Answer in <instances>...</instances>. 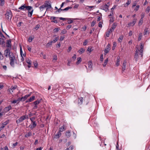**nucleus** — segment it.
Returning <instances> with one entry per match:
<instances>
[{"label": "nucleus", "instance_id": "nucleus-1", "mask_svg": "<svg viewBox=\"0 0 150 150\" xmlns=\"http://www.w3.org/2000/svg\"><path fill=\"white\" fill-rule=\"evenodd\" d=\"M5 16L7 19L11 20L12 17V14L11 11L10 10H7Z\"/></svg>", "mask_w": 150, "mask_h": 150}, {"label": "nucleus", "instance_id": "nucleus-2", "mask_svg": "<svg viewBox=\"0 0 150 150\" xmlns=\"http://www.w3.org/2000/svg\"><path fill=\"white\" fill-rule=\"evenodd\" d=\"M139 50L138 48H137L136 51L135 52V54L134 56V58L135 59V60L137 61L138 59V58L139 57H140V55H139L140 52H139Z\"/></svg>", "mask_w": 150, "mask_h": 150}, {"label": "nucleus", "instance_id": "nucleus-3", "mask_svg": "<svg viewBox=\"0 0 150 150\" xmlns=\"http://www.w3.org/2000/svg\"><path fill=\"white\" fill-rule=\"evenodd\" d=\"M4 54L6 57H8L9 58L12 57V55H13V54H11L10 50L8 49L5 51Z\"/></svg>", "mask_w": 150, "mask_h": 150}, {"label": "nucleus", "instance_id": "nucleus-4", "mask_svg": "<svg viewBox=\"0 0 150 150\" xmlns=\"http://www.w3.org/2000/svg\"><path fill=\"white\" fill-rule=\"evenodd\" d=\"M45 7H46V10L49 9H50L52 7L51 6V2L50 1H46L45 2Z\"/></svg>", "mask_w": 150, "mask_h": 150}, {"label": "nucleus", "instance_id": "nucleus-5", "mask_svg": "<svg viewBox=\"0 0 150 150\" xmlns=\"http://www.w3.org/2000/svg\"><path fill=\"white\" fill-rule=\"evenodd\" d=\"M143 47L144 45L142 44L141 43L140 44V49L139 50V52H140L139 55H140V57L141 58L142 57V56L143 55Z\"/></svg>", "mask_w": 150, "mask_h": 150}, {"label": "nucleus", "instance_id": "nucleus-6", "mask_svg": "<svg viewBox=\"0 0 150 150\" xmlns=\"http://www.w3.org/2000/svg\"><path fill=\"white\" fill-rule=\"evenodd\" d=\"M88 69L87 70V72L88 71H91L92 69V63L91 61H89L88 62Z\"/></svg>", "mask_w": 150, "mask_h": 150}, {"label": "nucleus", "instance_id": "nucleus-7", "mask_svg": "<svg viewBox=\"0 0 150 150\" xmlns=\"http://www.w3.org/2000/svg\"><path fill=\"white\" fill-rule=\"evenodd\" d=\"M15 57L13 55H12V57L9 58L10 60V64L11 66L13 67L14 65V60L15 59Z\"/></svg>", "mask_w": 150, "mask_h": 150}, {"label": "nucleus", "instance_id": "nucleus-8", "mask_svg": "<svg viewBox=\"0 0 150 150\" xmlns=\"http://www.w3.org/2000/svg\"><path fill=\"white\" fill-rule=\"evenodd\" d=\"M137 19H134L133 20V21L132 22H130L128 24V26L127 27H129L130 26H133L136 23Z\"/></svg>", "mask_w": 150, "mask_h": 150}, {"label": "nucleus", "instance_id": "nucleus-9", "mask_svg": "<svg viewBox=\"0 0 150 150\" xmlns=\"http://www.w3.org/2000/svg\"><path fill=\"white\" fill-rule=\"evenodd\" d=\"M108 6L107 5L105 4L102 6L101 7V9L105 11H107L108 10Z\"/></svg>", "mask_w": 150, "mask_h": 150}, {"label": "nucleus", "instance_id": "nucleus-10", "mask_svg": "<svg viewBox=\"0 0 150 150\" xmlns=\"http://www.w3.org/2000/svg\"><path fill=\"white\" fill-rule=\"evenodd\" d=\"M16 86H12L10 88H9L8 90V92L10 93H11L13 91L16 89Z\"/></svg>", "mask_w": 150, "mask_h": 150}, {"label": "nucleus", "instance_id": "nucleus-11", "mask_svg": "<svg viewBox=\"0 0 150 150\" xmlns=\"http://www.w3.org/2000/svg\"><path fill=\"white\" fill-rule=\"evenodd\" d=\"M11 105H9L8 106L5 108L4 110V112L5 113L8 112L11 109Z\"/></svg>", "mask_w": 150, "mask_h": 150}, {"label": "nucleus", "instance_id": "nucleus-12", "mask_svg": "<svg viewBox=\"0 0 150 150\" xmlns=\"http://www.w3.org/2000/svg\"><path fill=\"white\" fill-rule=\"evenodd\" d=\"M36 126L35 121L32 122L31 124L29 126V127L31 129L34 128Z\"/></svg>", "mask_w": 150, "mask_h": 150}, {"label": "nucleus", "instance_id": "nucleus-13", "mask_svg": "<svg viewBox=\"0 0 150 150\" xmlns=\"http://www.w3.org/2000/svg\"><path fill=\"white\" fill-rule=\"evenodd\" d=\"M30 96V94L26 95L25 96L22 97L20 99L19 98V101H23L26 99L28 97H29Z\"/></svg>", "mask_w": 150, "mask_h": 150}, {"label": "nucleus", "instance_id": "nucleus-14", "mask_svg": "<svg viewBox=\"0 0 150 150\" xmlns=\"http://www.w3.org/2000/svg\"><path fill=\"white\" fill-rule=\"evenodd\" d=\"M127 63V62L125 60L123 62V63L122 65V72H123L125 70L126 67V64Z\"/></svg>", "mask_w": 150, "mask_h": 150}, {"label": "nucleus", "instance_id": "nucleus-15", "mask_svg": "<svg viewBox=\"0 0 150 150\" xmlns=\"http://www.w3.org/2000/svg\"><path fill=\"white\" fill-rule=\"evenodd\" d=\"M117 24L116 23H113V24L112 26V27L110 28V29H109L110 30V31L112 32L114 31L115 29V28L117 26Z\"/></svg>", "mask_w": 150, "mask_h": 150}, {"label": "nucleus", "instance_id": "nucleus-16", "mask_svg": "<svg viewBox=\"0 0 150 150\" xmlns=\"http://www.w3.org/2000/svg\"><path fill=\"white\" fill-rule=\"evenodd\" d=\"M61 135V132L59 130L57 133L55 135L54 138L56 139H58Z\"/></svg>", "mask_w": 150, "mask_h": 150}, {"label": "nucleus", "instance_id": "nucleus-17", "mask_svg": "<svg viewBox=\"0 0 150 150\" xmlns=\"http://www.w3.org/2000/svg\"><path fill=\"white\" fill-rule=\"evenodd\" d=\"M84 101L86 103V105H87L89 102V98L88 97H85L83 99Z\"/></svg>", "mask_w": 150, "mask_h": 150}, {"label": "nucleus", "instance_id": "nucleus-18", "mask_svg": "<svg viewBox=\"0 0 150 150\" xmlns=\"http://www.w3.org/2000/svg\"><path fill=\"white\" fill-rule=\"evenodd\" d=\"M27 118H28L27 116L26 115H24L21 117L19 118V122L23 121Z\"/></svg>", "mask_w": 150, "mask_h": 150}, {"label": "nucleus", "instance_id": "nucleus-19", "mask_svg": "<svg viewBox=\"0 0 150 150\" xmlns=\"http://www.w3.org/2000/svg\"><path fill=\"white\" fill-rule=\"evenodd\" d=\"M6 46L8 47L11 48V41L10 40H7L6 42Z\"/></svg>", "mask_w": 150, "mask_h": 150}, {"label": "nucleus", "instance_id": "nucleus-20", "mask_svg": "<svg viewBox=\"0 0 150 150\" xmlns=\"http://www.w3.org/2000/svg\"><path fill=\"white\" fill-rule=\"evenodd\" d=\"M35 96H33L31 97H30L29 99L26 100V103L31 102L33 100L35 99Z\"/></svg>", "mask_w": 150, "mask_h": 150}, {"label": "nucleus", "instance_id": "nucleus-21", "mask_svg": "<svg viewBox=\"0 0 150 150\" xmlns=\"http://www.w3.org/2000/svg\"><path fill=\"white\" fill-rule=\"evenodd\" d=\"M20 53L21 57H22V56L24 57H25L26 56L25 52H24V53H23L22 48L21 46H20Z\"/></svg>", "mask_w": 150, "mask_h": 150}, {"label": "nucleus", "instance_id": "nucleus-22", "mask_svg": "<svg viewBox=\"0 0 150 150\" xmlns=\"http://www.w3.org/2000/svg\"><path fill=\"white\" fill-rule=\"evenodd\" d=\"M26 62L28 64V67L29 68H30L31 67V61L29 59H26Z\"/></svg>", "mask_w": 150, "mask_h": 150}, {"label": "nucleus", "instance_id": "nucleus-23", "mask_svg": "<svg viewBox=\"0 0 150 150\" xmlns=\"http://www.w3.org/2000/svg\"><path fill=\"white\" fill-rule=\"evenodd\" d=\"M120 58L119 57H117V60L115 64L117 66H118L120 64Z\"/></svg>", "mask_w": 150, "mask_h": 150}, {"label": "nucleus", "instance_id": "nucleus-24", "mask_svg": "<svg viewBox=\"0 0 150 150\" xmlns=\"http://www.w3.org/2000/svg\"><path fill=\"white\" fill-rule=\"evenodd\" d=\"M56 17L54 16L51 17L50 18V20H52V22H53L55 23H57V20L55 19Z\"/></svg>", "mask_w": 150, "mask_h": 150}, {"label": "nucleus", "instance_id": "nucleus-25", "mask_svg": "<svg viewBox=\"0 0 150 150\" xmlns=\"http://www.w3.org/2000/svg\"><path fill=\"white\" fill-rule=\"evenodd\" d=\"M74 19L72 18H67V23L68 24L71 23H73V20H74Z\"/></svg>", "mask_w": 150, "mask_h": 150}, {"label": "nucleus", "instance_id": "nucleus-26", "mask_svg": "<svg viewBox=\"0 0 150 150\" xmlns=\"http://www.w3.org/2000/svg\"><path fill=\"white\" fill-rule=\"evenodd\" d=\"M85 51V50L83 48H81L78 51L79 53L81 54L83 53Z\"/></svg>", "mask_w": 150, "mask_h": 150}, {"label": "nucleus", "instance_id": "nucleus-27", "mask_svg": "<svg viewBox=\"0 0 150 150\" xmlns=\"http://www.w3.org/2000/svg\"><path fill=\"white\" fill-rule=\"evenodd\" d=\"M110 48L109 47H106L105 49V50H104V55H106V54L109 52V51H110Z\"/></svg>", "mask_w": 150, "mask_h": 150}, {"label": "nucleus", "instance_id": "nucleus-28", "mask_svg": "<svg viewBox=\"0 0 150 150\" xmlns=\"http://www.w3.org/2000/svg\"><path fill=\"white\" fill-rule=\"evenodd\" d=\"M66 136V137H70L71 134V132L70 131H67L65 133Z\"/></svg>", "mask_w": 150, "mask_h": 150}, {"label": "nucleus", "instance_id": "nucleus-29", "mask_svg": "<svg viewBox=\"0 0 150 150\" xmlns=\"http://www.w3.org/2000/svg\"><path fill=\"white\" fill-rule=\"evenodd\" d=\"M27 6L25 5V4H24L23 5L21 6V7H19V9L21 10H26V8L27 7Z\"/></svg>", "mask_w": 150, "mask_h": 150}, {"label": "nucleus", "instance_id": "nucleus-30", "mask_svg": "<svg viewBox=\"0 0 150 150\" xmlns=\"http://www.w3.org/2000/svg\"><path fill=\"white\" fill-rule=\"evenodd\" d=\"M108 62V58H107L106 59L104 60V63L103 64V66L104 67H105L107 64Z\"/></svg>", "mask_w": 150, "mask_h": 150}, {"label": "nucleus", "instance_id": "nucleus-31", "mask_svg": "<svg viewBox=\"0 0 150 150\" xmlns=\"http://www.w3.org/2000/svg\"><path fill=\"white\" fill-rule=\"evenodd\" d=\"M83 100V98L81 97L79 98V100H78V104L79 105L82 104Z\"/></svg>", "mask_w": 150, "mask_h": 150}, {"label": "nucleus", "instance_id": "nucleus-32", "mask_svg": "<svg viewBox=\"0 0 150 150\" xmlns=\"http://www.w3.org/2000/svg\"><path fill=\"white\" fill-rule=\"evenodd\" d=\"M32 135V133L31 132H29L25 134V137L28 138L30 137Z\"/></svg>", "mask_w": 150, "mask_h": 150}, {"label": "nucleus", "instance_id": "nucleus-33", "mask_svg": "<svg viewBox=\"0 0 150 150\" xmlns=\"http://www.w3.org/2000/svg\"><path fill=\"white\" fill-rule=\"evenodd\" d=\"M65 126L64 125L63 126L61 127L59 129V131H60L61 132H62L65 129Z\"/></svg>", "mask_w": 150, "mask_h": 150}, {"label": "nucleus", "instance_id": "nucleus-34", "mask_svg": "<svg viewBox=\"0 0 150 150\" xmlns=\"http://www.w3.org/2000/svg\"><path fill=\"white\" fill-rule=\"evenodd\" d=\"M131 2V0H128L127 2L125 4L124 6L125 7H127L128 6V5H129Z\"/></svg>", "mask_w": 150, "mask_h": 150}, {"label": "nucleus", "instance_id": "nucleus-35", "mask_svg": "<svg viewBox=\"0 0 150 150\" xmlns=\"http://www.w3.org/2000/svg\"><path fill=\"white\" fill-rule=\"evenodd\" d=\"M0 37L1 38H0V40H5L6 39V38L4 36V35L1 33H0Z\"/></svg>", "mask_w": 150, "mask_h": 150}, {"label": "nucleus", "instance_id": "nucleus-36", "mask_svg": "<svg viewBox=\"0 0 150 150\" xmlns=\"http://www.w3.org/2000/svg\"><path fill=\"white\" fill-rule=\"evenodd\" d=\"M0 40V44L3 46H4L5 45V42L4 40Z\"/></svg>", "mask_w": 150, "mask_h": 150}, {"label": "nucleus", "instance_id": "nucleus-37", "mask_svg": "<svg viewBox=\"0 0 150 150\" xmlns=\"http://www.w3.org/2000/svg\"><path fill=\"white\" fill-rule=\"evenodd\" d=\"M112 32V31H110V30L109 29L106 33V36L107 37H109L110 35V33Z\"/></svg>", "mask_w": 150, "mask_h": 150}, {"label": "nucleus", "instance_id": "nucleus-38", "mask_svg": "<svg viewBox=\"0 0 150 150\" xmlns=\"http://www.w3.org/2000/svg\"><path fill=\"white\" fill-rule=\"evenodd\" d=\"M142 36V33H139V35L138 38V41H139L141 40Z\"/></svg>", "mask_w": 150, "mask_h": 150}, {"label": "nucleus", "instance_id": "nucleus-39", "mask_svg": "<svg viewBox=\"0 0 150 150\" xmlns=\"http://www.w3.org/2000/svg\"><path fill=\"white\" fill-rule=\"evenodd\" d=\"M123 35L120 36V37L118 39V41L119 42H121L122 41V40L123 39Z\"/></svg>", "mask_w": 150, "mask_h": 150}, {"label": "nucleus", "instance_id": "nucleus-40", "mask_svg": "<svg viewBox=\"0 0 150 150\" xmlns=\"http://www.w3.org/2000/svg\"><path fill=\"white\" fill-rule=\"evenodd\" d=\"M81 61V57H79L77 58V61L76 63V64L77 65L79 64Z\"/></svg>", "mask_w": 150, "mask_h": 150}, {"label": "nucleus", "instance_id": "nucleus-41", "mask_svg": "<svg viewBox=\"0 0 150 150\" xmlns=\"http://www.w3.org/2000/svg\"><path fill=\"white\" fill-rule=\"evenodd\" d=\"M148 32V29L147 28H145L144 30V35H145L147 34V33Z\"/></svg>", "mask_w": 150, "mask_h": 150}, {"label": "nucleus", "instance_id": "nucleus-42", "mask_svg": "<svg viewBox=\"0 0 150 150\" xmlns=\"http://www.w3.org/2000/svg\"><path fill=\"white\" fill-rule=\"evenodd\" d=\"M40 102V101L39 100H37L33 102V104L35 105H38Z\"/></svg>", "mask_w": 150, "mask_h": 150}, {"label": "nucleus", "instance_id": "nucleus-43", "mask_svg": "<svg viewBox=\"0 0 150 150\" xmlns=\"http://www.w3.org/2000/svg\"><path fill=\"white\" fill-rule=\"evenodd\" d=\"M59 39L58 37L56 38L53 40L51 41L52 43H55Z\"/></svg>", "mask_w": 150, "mask_h": 150}, {"label": "nucleus", "instance_id": "nucleus-44", "mask_svg": "<svg viewBox=\"0 0 150 150\" xmlns=\"http://www.w3.org/2000/svg\"><path fill=\"white\" fill-rule=\"evenodd\" d=\"M33 38L34 37H32V36H30L28 38V42H31L32 41V40L33 39Z\"/></svg>", "mask_w": 150, "mask_h": 150}, {"label": "nucleus", "instance_id": "nucleus-45", "mask_svg": "<svg viewBox=\"0 0 150 150\" xmlns=\"http://www.w3.org/2000/svg\"><path fill=\"white\" fill-rule=\"evenodd\" d=\"M52 42L50 41L46 45V47H49L52 44Z\"/></svg>", "mask_w": 150, "mask_h": 150}, {"label": "nucleus", "instance_id": "nucleus-46", "mask_svg": "<svg viewBox=\"0 0 150 150\" xmlns=\"http://www.w3.org/2000/svg\"><path fill=\"white\" fill-rule=\"evenodd\" d=\"M32 7L30 6H27L26 8V10H27L29 11H31L32 9Z\"/></svg>", "mask_w": 150, "mask_h": 150}, {"label": "nucleus", "instance_id": "nucleus-47", "mask_svg": "<svg viewBox=\"0 0 150 150\" xmlns=\"http://www.w3.org/2000/svg\"><path fill=\"white\" fill-rule=\"evenodd\" d=\"M33 10L32 9V10L28 12V16L29 17H31L32 16L33 14Z\"/></svg>", "mask_w": 150, "mask_h": 150}, {"label": "nucleus", "instance_id": "nucleus-48", "mask_svg": "<svg viewBox=\"0 0 150 150\" xmlns=\"http://www.w3.org/2000/svg\"><path fill=\"white\" fill-rule=\"evenodd\" d=\"M143 23V19H140L139 21L138 25L140 26L142 25Z\"/></svg>", "mask_w": 150, "mask_h": 150}, {"label": "nucleus", "instance_id": "nucleus-49", "mask_svg": "<svg viewBox=\"0 0 150 150\" xmlns=\"http://www.w3.org/2000/svg\"><path fill=\"white\" fill-rule=\"evenodd\" d=\"M150 10V6H148L146 8V12L148 13Z\"/></svg>", "mask_w": 150, "mask_h": 150}, {"label": "nucleus", "instance_id": "nucleus-50", "mask_svg": "<svg viewBox=\"0 0 150 150\" xmlns=\"http://www.w3.org/2000/svg\"><path fill=\"white\" fill-rule=\"evenodd\" d=\"M96 23V21H93L91 23V26L93 27L95 24Z\"/></svg>", "mask_w": 150, "mask_h": 150}, {"label": "nucleus", "instance_id": "nucleus-51", "mask_svg": "<svg viewBox=\"0 0 150 150\" xmlns=\"http://www.w3.org/2000/svg\"><path fill=\"white\" fill-rule=\"evenodd\" d=\"M18 144V142H16L15 143L13 144H12L11 148H13L15 147V146H16Z\"/></svg>", "mask_w": 150, "mask_h": 150}, {"label": "nucleus", "instance_id": "nucleus-52", "mask_svg": "<svg viewBox=\"0 0 150 150\" xmlns=\"http://www.w3.org/2000/svg\"><path fill=\"white\" fill-rule=\"evenodd\" d=\"M103 24V23L102 22H100L98 23V26L99 27L101 28L102 27Z\"/></svg>", "mask_w": 150, "mask_h": 150}, {"label": "nucleus", "instance_id": "nucleus-53", "mask_svg": "<svg viewBox=\"0 0 150 150\" xmlns=\"http://www.w3.org/2000/svg\"><path fill=\"white\" fill-rule=\"evenodd\" d=\"M67 31L65 29L62 30L61 31V33L62 34H64L67 33Z\"/></svg>", "mask_w": 150, "mask_h": 150}, {"label": "nucleus", "instance_id": "nucleus-54", "mask_svg": "<svg viewBox=\"0 0 150 150\" xmlns=\"http://www.w3.org/2000/svg\"><path fill=\"white\" fill-rule=\"evenodd\" d=\"M116 46V44L115 42H113V46L112 47V50H114L115 49V47Z\"/></svg>", "mask_w": 150, "mask_h": 150}, {"label": "nucleus", "instance_id": "nucleus-55", "mask_svg": "<svg viewBox=\"0 0 150 150\" xmlns=\"http://www.w3.org/2000/svg\"><path fill=\"white\" fill-rule=\"evenodd\" d=\"M19 100V99H17V100H13L11 102L12 103L15 104Z\"/></svg>", "mask_w": 150, "mask_h": 150}, {"label": "nucleus", "instance_id": "nucleus-56", "mask_svg": "<svg viewBox=\"0 0 150 150\" xmlns=\"http://www.w3.org/2000/svg\"><path fill=\"white\" fill-rule=\"evenodd\" d=\"M72 8L71 7L68 6V7L65 8L63 9V11H67L69 9H71Z\"/></svg>", "mask_w": 150, "mask_h": 150}, {"label": "nucleus", "instance_id": "nucleus-57", "mask_svg": "<svg viewBox=\"0 0 150 150\" xmlns=\"http://www.w3.org/2000/svg\"><path fill=\"white\" fill-rule=\"evenodd\" d=\"M88 42V41L87 40H85L83 42V45L84 46L86 45Z\"/></svg>", "mask_w": 150, "mask_h": 150}, {"label": "nucleus", "instance_id": "nucleus-58", "mask_svg": "<svg viewBox=\"0 0 150 150\" xmlns=\"http://www.w3.org/2000/svg\"><path fill=\"white\" fill-rule=\"evenodd\" d=\"M139 8V5H137L135 7V8L134 10L135 11H137L138 10Z\"/></svg>", "mask_w": 150, "mask_h": 150}, {"label": "nucleus", "instance_id": "nucleus-59", "mask_svg": "<svg viewBox=\"0 0 150 150\" xmlns=\"http://www.w3.org/2000/svg\"><path fill=\"white\" fill-rule=\"evenodd\" d=\"M59 28H56L54 29L53 31L54 32H57L59 31Z\"/></svg>", "mask_w": 150, "mask_h": 150}, {"label": "nucleus", "instance_id": "nucleus-60", "mask_svg": "<svg viewBox=\"0 0 150 150\" xmlns=\"http://www.w3.org/2000/svg\"><path fill=\"white\" fill-rule=\"evenodd\" d=\"M35 67H37L38 65V63L36 62H34L33 63Z\"/></svg>", "mask_w": 150, "mask_h": 150}, {"label": "nucleus", "instance_id": "nucleus-61", "mask_svg": "<svg viewBox=\"0 0 150 150\" xmlns=\"http://www.w3.org/2000/svg\"><path fill=\"white\" fill-rule=\"evenodd\" d=\"M145 16V13H142L141 14V19H143V18H144Z\"/></svg>", "mask_w": 150, "mask_h": 150}, {"label": "nucleus", "instance_id": "nucleus-62", "mask_svg": "<svg viewBox=\"0 0 150 150\" xmlns=\"http://www.w3.org/2000/svg\"><path fill=\"white\" fill-rule=\"evenodd\" d=\"M45 4H44L42 6H40L39 8H40V10H41V9L42 8H45Z\"/></svg>", "mask_w": 150, "mask_h": 150}, {"label": "nucleus", "instance_id": "nucleus-63", "mask_svg": "<svg viewBox=\"0 0 150 150\" xmlns=\"http://www.w3.org/2000/svg\"><path fill=\"white\" fill-rule=\"evenodd\" d=\"M64 36H61L60 37V38L59 39V40L60 41H62L64 39Z\"/></svg>", "mask_w": 150, "mask_h": 150}, {"label": "nucleus", "instance_id": "nucleus-64", "mask_svg": "<svg viewBox=\"0 0 150 150\" xmlns=\"http://www.w3.org/2000/svg\"><path fill=\"white\" fill-rule=\"evenodd\" d=\"M114 18L113 17H112L110 18V23H112L114 22Z\"/></svg>", "mask_w": 150, "mask_h": 150}]
</instances>
